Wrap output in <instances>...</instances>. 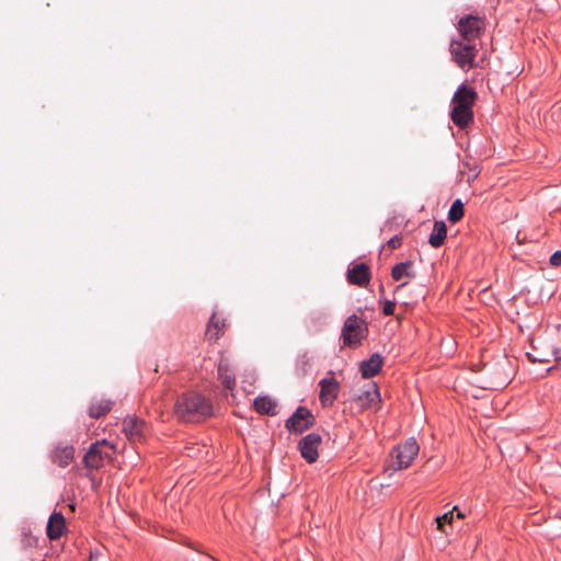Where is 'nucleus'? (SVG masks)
Here are the masks:
<instances>
[{
	"label": "nucleus",
	"instance_id": "c756f323",
	"mask_svg": "<svg viewBox=\"0 0 561 561\" xmlns=\"http://www.w3.org/2000/svg\"><path fill=\"white\" fill-rule=\"evenodd\" d=\"M456 512H457V517L458 518H465L466 517V514L462 511L457 508Z\"/></svg>",
	"mask_w": 561,
	"mask_h": 561
},
{
	"label": "nucleus",
	"instance_id": "c85d7f7f",
	"mask_svg": "<svg viewBox=\"0 0 561 561\" xmlns=\"http://www.w3.org/2000/svg\"><path fill=\"white\" fill-rule=\"evenodd\" d=\"M401 244V239L396 236L393 238H391L389 241H388V245L391 248V249H397L399 245Z\"/></svg>",
	"mask_w": 561,
	"mask_h": 561
},
{
	"label": "nucleus",
	"instance_id": "aec40b11",
	"mask_svg": "<svg viewBox=\"0 0 561 561\" xmlns=\"http://www.w3.org/2000/svg\"><path fill=\"white\" fill-rule=\"evenodd\" d=\"M447 237V226L443 220H436L434 222L433 231L428 238V243L433 248H439L444 244Z\"/></svg>",
	"mask_w": 561,
	"mask_h": 561
},
{
	"label": "nucleus",
	"instance_id": "9b49d317",
	"mask_svg": "<svg viewBox=\"0 0 561 561\" xmlns=\"http://www.w3.org/2000/svg\"><path fill=\"white\" fill-rule=\"evenodd\" d=\"M66 519L61 512L55 511L48 518L46 534L50 540H57L64 534Z\"/></svg>",
	"mask_w": 561,
	"mask_h": 561
},
{
	"label": "nucleus",
	"instance_id": "2eb2a0df",
	"mask_svg": "<svg viewBox=\"0 0 561 561\" xmlns=\"http://www.w3.org/2000/svg\"><path fill=\"white\" fill-rule=\"evenodd\" d=\"M83 463L91 469H98L103 463V453L99 442L93 443L83 457Z\"/></svg>",
	"mask_w": 561,
	"mask_h": 561
},
{
	"label": "nucleus",
	"instance_id": "1a4fd4ad",
	"mask_svg": "<svg viewBox=\"0 0 561 561\" xmlns=\"http://www.w3.org/2000/svg\"><path fill=\"white\" fill-rule=\"evenodd\" d=\"M481 28V20L473 15L461 18L458 23V31L462 39L469 41L470 43L479 36Z\"/></svg>",
	"mask_w": 561,
	"mask_h": 561
},
{
	"label": "nucleus",
	"instance_id": "5701e85b",
	"mask_svg": "<svg viewBox=\"0 0 561 561\" xmlns=\"http://www.w3.org/2000/svg\"><path fill=\"white\" fill-rule=\"evenodd\" d=\"M225 327V321H220L217 319L216 314L214 313L209 320V323L207 325L206 335L209 340H218L221 328Z\"/></svg>",
	"mask_w": 561,
	"mask_h": 561
},
{
	"label": "nucleus",
	"instance_id": "6ab92c4d",
	"mask_svg": "<svg viewBox=\"0 0 561 561\" xmlns=\"http://www.w3.org/2000/svg\"><path fill=\"white\" fill-rule=\"evenodd\" d=\"M476 98V92L471 88H467L466 85H461L458 88V90L455 92L453 96V105H463V106H471Z\"/></svg>",
	"mask_w": 561,
	"mask_h": 561
},
{
	"label": "nucleus",
	"instance_id": "f8f14e48",
	"mask_svg": "<svg viewBox=\"0 0 561 561\" xmlns=\"http://www.w3.org/2000/svg\"><path fill=\"white\" fill-rule=\"evenodd\" d=\"M450 117L453 123L459 128L467 127L473 121V112L471 106L453 105Z\"/></svg>",
	"mask_w": 561,
	"mask_h": 561
},
{
	"label": "nucleus",
	"instance_id": "20e7f679",
	"mask_svg": "<svg viewBox=\"0 0 561 561\" xmlns=\"http://www.w3.org/2000/svg\"><path fill=\"white\" fill-rule=\"evenodd\" d=\"M314 416L306 407H298L295 412L286 420L285 427L290 433L301 434L312 427Z\"/></svg>",
	"mask_w": 561,
	"mask_h": 561
},
{
	"label": "nucleus",
	"instance_id": "9d476101",
	"mask_svg": "<svg viewBox=\"0 0 561 561\" xmlns=\"http://www.w3.org/2000/svg\"><path fill=\"white\" fill-rule=\"evenodd\" d=\"M347 282L358 287H365L370 280V268L366 263L353 264L347 270Z\"/></svg>",
	"mask_w": 561,
	"mask_h": 561
},
{
	"label": "nucleus",
	"instance_id": "f257e3e1",
	"mask_svg": "<svg viewBox=\"0 0 561 561\" xmlns=\"http://www.w3.org/2000/svg\"><path fill=\"white\" fill-rule=\"evenodd\" d=\"M175 414L185 422H198L213 414V404L201 393L188 392L178 398Z\"/></svg>",
	"mask_w": 561,
	"mask_h": 561
},
{
	"label": "nucleus",
	"instance_id": "0eeeda50",
	"mask_svg": "<svg viewBox=\"0 0 561 561\" xmlns=\"http://www.w3.org/2000/svg\"><path fill=\"white\" fill-rule=\"evenodd\" d=\"M319 400L323 407L333 405L340 392V382L333 377H324L319 381Z\"/></svg>",
	"mask_w": 561,
	"mask_h": 561
},
{
	"label": "nucleus",
	"instance_id": "6e6552de",
	"mask_svg": "<svg viewBox=\"0 0 561 561\" xmlns=\"http://www.w3.org/2000/svg\"><path fill=\"white\" fill-rule=\"evenodd\" d=\"M351 400L356 402L362 409H366L373 403L379 402L381 399L377 383H367L363 389L354 392Z\"/></svg>",
	"mask_w": 561,
	"mask_h": 561
},
{
	"label": "nucleus",
	"instance_id": "cd10ccee",
	"mask_svg": "<svg viewBox=\"0 0 561 561\" xmlns=\"http://www.w3.org/2000/svg\"><path fill=\"white\" fill-rule=\"evenodd\" d=\"M552 266H561V250L553 252L549 259Z\"/></svg>",
	"mask_w": 561,
	"mask_h": 561
},
{
	"label": "nucleus",
	"instance_id": "7c9ffc66",
	"mask_svg": "<svg viewBox=\"0 0 561 561\" xmlns=\"http://www.w3.org/2000/svg\"><path fill=\"white\" fill-rule=\"evenodd\" d=\"M405 285H407V283H405V282H404V283H402L401 285H399V286H398V289H399V288H401V287H403V286H405Z\"/></svg>",
	"mask_w": 561,
	"mask_h": 561
},
{
	"label": "nucleus",
	"instance_id": "393cba45",
	"mask_svg": "<svg viewBox=\"0 0 561 561\" xmlns=\"http://www.w3.org/2000/svg\"><path fill=\"white\" fill-rule=\"evenodd\" d=\"M457 510V506H454L451 511L444 513L440 516H437L435 518V522L437 524V529H439L442 533L447 534L446 525L451 524L454 519V512Z\"/></svg>",
	"mask_w": 561,
	"mask_h": 561
},
{
	"label": "nucleus",
	"instance_id": "7ed1b4c3",
	"mask_svg": "<svg viewBox=\"0 0 561 561\" xmlns=\"http://www.w3.org/2000/svg\"><path fill=\"white\" fill-rule=\"evenodd\" d=\"M450 54L454 61L462 70L473 68L477 49L469 41L453 39L450 42Z\"/></svg>",
	"mask_w": 561,
	"mask_h": 561
},
{
	"label": "nucleus",
	"instance_id": "dca6fc26",
	"mask_svg": "<svg viewBox=\"0 0 561 561\" xmlns=\"http://www.w3.org/2000/svg\"><path fill=\"white\" fill-rule=\"evenodd\" d=\"M146 424L137 417H127L123 423L126 435L131 439H140L144 436Z\"/></svg>",
	"mask_w": 561,
	"mask_h": 561
},
{
	"label": "nucleus",
	"instance_id": "412c9836",
	"mask_svg": "<svg viewBox=\"0 0 561 561\" xmlns=\"http://www.w3.org/2000/svg\"><path fill=\"white\" fill-rule=\"evenodd\" d=\"M413 262L404 261L396 264L391 270V277L394 280H400L403 277L414 278L415 272L413 271Z\"/></svg>",
	"mask_w": 561,
	"mask_h": 561
},
{
	"label": "nucleus",
	"instance_id": "b1692460",
	"mask_svg": "<svg viewBox=\"0 0 561 561\" xmlns=\"http://www.w3.org/2000/svg\"><path fill=\"white\" fill-rule=\"evenodd\" d=\"M463 213H465L463 204L458 198V199L453 202V204H451V206L449 208L448 220L450 222L455 224V222L459 221L462 218Z\"/></svg>",
	"mask_w": 561,
	"mask_h": 561
},
{
	"label": "nucleus",
	"instance_id": "ddd939ff",
	"mask_svg": "<svg viewBox=\"0 0 561 561\" xmlns=\"http://www.w3.org/2000/svg\"><path fill=\"white\" fill-rule=\"evenodd\" d=\"M382 356L379 353H374L368 359H365L359 365V371L363 378H371L376 376L382 366Z\"/></svg>",
	"mask_w": 561,
	"mask_h": 561
},
{
	"label": "nucleus",
	"instance_id": "f3484780",
	"mask_svg": "<svg viewBox=\"0 0 561 561\" xmlns=\"http://www.w3.org/2000/svg\"><path fill=\"white\" fill-rule=\"evenodd\" d=\"M254 408L257 413L263 414V415L274 416L278 413L277 402L267 396L257 397L254 400Z\"/></svg>",
	"mask_w": 561,
	"mask_h": 561
},
{
	"label": "nucleus",
	"instance_id": "423d86ee",
	"mask_svg": "<svg viewBox=\"0 0 561 561\" xmlns=\"http://www.w3.org/2000/svg\"><path fill=\"white\" fill-rule=\"evenodd\" d=\"M322 442V437L318 433H309L304 436L298 443V449L301 457L308 462L313 463L319 457V446Z\"/></svg>",
	"mask_w": 561,
	"mask_h": 561
},
{
	"label": "nucleus",
	"instance_id": "a878e982",
	"mask_svg": "<svg viewBox=\"0 0 561 561\" xmlns=\"http://www.w3.org/2000/svg\"><path fill=\"white\" fill-rule=\"evenodd\" d=\"M21 543L24 549L32 548L37 545V539L32 536L31 530L28 528H23L21 533Z\"/></svg>",
	"mask_w": 561,
	"mask_h": 561
},
{
	"label": "nucleus",
	"instance_id": "f03ea898",
	"mask_svg": "<svg viewBox=\"0 0 561 561\" xmlns=\"http://www.w3.org/2000/svg\"><path fill=\"white\" fill-rule=\"evenodd\" d=\"M367 334V322L356 314H351L343 324L341 339L344 346L356 347L366 339Z\"/></svg>",
	"mask_w": 561,
	"mask_h": 561
},
{
	"label": "nucleus",
	"instance_id": "4468645a",
	"mask_svg": "<svg viewBox=\"0 0 561 561\" xmlns=\"http://www.w3.org/2000/svg\"><path fill=\"white\" fill-rule=\"evenodd\" d=\"M73 457L75 448L71 445L57 446L51 454L53 462L62 468L69 466L73 460Z\"/></svg>",
	"mask_w": 561,
	"mask_h": 561
},
{
	"label": "nucleus",
	"instance_id": "bb28decb",
	"mask_svg": "<svg viewBox=\"0 0 561 561\" xmlns=\"http://www.w3.org/2000/svg\"><path fill=\"white\" fill-rule=\"evenodd\" d=\"M396 304L391 300H386L382 306V313L385 316H392L394 313Z\"/></svg>",
	"mask_w": 561,
	"mask_h": 561
},
{
	"label": "nucleus",
	"instance_id": "39448f33",
	"mask_svg": "<svg viewBox=\"0 0 561 561\" xmlns=\"http://www.w3.org/2000/svg\"><path fill=\"white\" fill-rule=\"evenodd\" d=\"M419 449L420 447L414 438H409L403 444L398 445L392 453L396 458L392 463V469L401 470L409 467L416 457Z\"/></svg>",
	"mask_w": 561,
	"mask_h": 561
},
{
	"label": "nucleus",
	"instance_id": "a211bd4d",
	"mask_svg": "<svg viewBox=\"0 0 561 561\" xmlns=\"http://www.w3.org/2000/svg\"><path fill=\"white\" fill-rule=\"evenodd\" d=\"M218 377L226 389L232 390L236 386L234 373L227 359H220L218 364Z\"/></svg>",
	"mask_w": 561,
	"mask_h": 561
},
{
	"label": "nucleus",
	"instance_id": "4be33fe9",
	"mask_svg": "<svg viewBox=\"0 0 561 561\" xmlns=\"http://www.w3.org/2000/svg\"><path fill=\"white\" fill-rule=\"evenodd\" d=\"M112 409V401L100 399L91 403L89 408V415L93 419L104 416Z\"/></svg>",
	"mask_w": 561,
	"mask_h": 561
},
{
	"label": "nucleus",
	"instance_id": "2f4dec72",
	"mask_svg": "<svg viewBox=\"0 0 561 561\" xmlns=\"http://www.w3.org/2000/svg\"><path fill=\"white\" fill-rule=\"evenodd\" d=\"M554 355L557 358L559 357V352L557 350L554 351Z\"/></svg>",
	"mask_w": 561,
	"mask_h": 561
}]
</instances>
